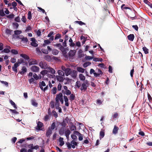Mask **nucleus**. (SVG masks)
<instances>
[{"label": "nucleus", "mask_w": 152, "mask_h": 152, "mask_svg": "<svg viewBox=\"0 0 152 152\" xmlns=\"http://www.w3.org/2000/svg\"><path fill=\"white\" fill-rule=\"evenodd\" d=\"M61 125L63 126L62 127H64L65 128L66 126V123L64 120H63V122L61 123Z\"/></svg>", "instance_id": "338daca9"}, {"label": "nucleus", "mask_w": 152, "mask_h": 152, "mask_svg": "<svg viewBox=\"0 0 152 152\" xmlns=\"http://www.w3.org/2000/svg\"><path fill=\"white\" fill-rule=\"evenodd\" d=\"M64 101L65 102V105L66 106L68 107L69 105V104L68 102V99L67 96H64Z\"/></svg>", "instance_id": "aec40b11"}, {"label": "nucleus", "mask_w": 152, "mask_h": 152, "mask_svg": "<svg viewBox=\"0 0 152 152\" xmlns=\"http://www.w3.org/2000/svg\"><path fill=\"white\" fill-rule=\"evenodd\" d=\"M90 74H93L94 76L95 73H96L95 72V70L93 69H90Z\"/></svg>", "instance_id": "bf43d9fd"}, {"label": "nucleus", "mask_w": 152, "mask_h": 152, "mask_svg": "<svg viewBox=\"0 0 152 152\" xmlns=\"http://www.w3.org/2000/svg\"><path fill=\"white\" fill-rule=\"evenodd\" d=\"M20 56L23 58H21L18 60V61L15 63L14 64V66H18L19 64H22L23 65H25L26 66L28 65V61L29 59V58L27 55L22 54L20 55Z\"/></svg>", "instance_id": "f257e3e1"}, {"label": "nucleus", "mask_w": 152, "mask_h": 152, "mask_svg": "<svg viewBox=\"0 0 152 152\" xmlns=\"http://www.w3.org/2000/svg\"><path fill=\"white\" fill-rule=\"evenodd\" d=\"M48 72H50L51 73L53 74L55 73V70L52 68L51 67H48Z\"/></svg>", "instance_id": "b1692460"}, {"label": "nucleus", "mask_w": 152, "mask_h": 152, "mask_svg": "<svg viewBox=\"0 0 152 152\" xmlns=\"http://www.w3.org/2000/svg\"><path fill=\"white\" fill-rule=\"evenodd\" d=\"M76 85L78 88H79L81 86L80 82L77 81L76 83Z\"/></svg>", "instance_id": "e2e57ef3"}, {"label": "nucleus", "mask_w": 152, "mask_h": 152, "mask_svg": "<svg viewBox=\"0 0 152 152\" xmlns=\"http://www.w3.org/2000/svg\"><path fill=\"white\" fill-rule=\"evenodd\" d=\"M77 72L74 70L72 71H71V72L70 73V75H71L73 78H75L77 76Z\"/></svg>", "instance_id": "412c9836"}, {"label": "nucleus", "mask_w": 152, "mask_h": 152, "mask_svg": "<svg viewBox=\"0 0 152 152\" xmlns=\"http://www.w3.org/2000/svg\"><path fill=\"white\" fill-rule=\"evenodd\" d=\"M41 50L42 52L44 53L47 54L48 53V51L45 49L42 48V49Z\"/></svg>", "instance_id": "8fccbe9b"}, {"label": "nucleus", "mask_w": 152, "mask_h": 152, "mask_svg": "<svg viewBox=\"0 0 152 152\" xmlns=\"http://www.w3.org/2000/svg\"><path fill=\"white\" fill-rule=\"evenodd\" d=\"M21 20L24 23H26V19L25 16H23L22 18L21 19Z\"/></svg>", "instance_id": "13d9d810"}, {"label": "nucleus", "mask_w": 152, "mask_h": 152, "mask_svg": "<svg viewBox=\"0 0 152 152\" xmlns=\"http://www.w3.org/2000/svg\"><path fill=\"white\" fill-rule=\"evenodd\" d=\"M31 27L30 26H28L27 27H26L25 30V31L27 32L28 31H31Z\"/></svg>", "instance_id": "de8ad7c7"}, {"label": "nucleus", "mask_w": 152, "mask_h": 152, "mask_svg": "<svg viewBox=\"0 0 152 152\" xmlns=\"http://www.w3.org/2000/svg\"><path fill=\"white\" fill-rule=\"evenodd\" d=\"M52 133V130L51 129L49 128H48V129L47 130L45 135L47 137H49L50 136V135Z\"/></svg>", "instance_id": "f8f14e48"}, {"label": "nucleus", "mask_w": 152, "mask_h": 152, "mask_svg": "<svg viewBox=\"0 0 152 152\" xmlns=\"http://www.w3.org/2000/svg\"><path fill=\"white\" fill-rule=\"evenodd\" d=\"M78 56L79 58H81L84 56V54H83L82 50H80L78 51Z\"/></svg>", "instance_id": "a211bd4d"}, {"label": "nucleus", "mask_w": 152, "mask_h": 152, "mask_svg": "<svg viewBox=\"0 0 152 152\" xmlns=\"http://www.w3.org/2000/svg\"><path fill=\"white\" fill-rule=\"evenodd\" d=\"M49 118H50L49 116L48 115H46L44 117V121H48V119Z\"/></svg>", "instance_id": "680f3d73"}, {"label": "nucleus", "mask_w": 152, "mask_h": 152, "mask_svg": "<svg viewBox=\"0 0 152 152\" xmlns=\"http://www.w3.org/2000/svg\"><path fill=\"white\" fill-rule=\"evenodd\" d=\"M28 144L26 142L23 144L21 146L24 147L25 148H22L20 150V152H27V149L28 147Z\"/></svg>", "instance_id": "f03ea898"}, {"label": "nucleus", "mask_w": 152, "mask_h": 152, "mask_svg": "<svg viewBox=\"0 0 152 152\" xmlns=\"http://www.w3.org/2000/svg\"><path fill=\"white\" fill-rule=\"evenodd\" d=\"M7 47H8V48H5L3 50V52L5 53H9L10 52V50L9 49H10V46H7Z\"/></svg>", "instance_id": "4c0bfd02"}, {"label": "nucleus", "mask_w": 152, "mask_h": 152, "mask_svg": "<svg viewBox=\"0 0 152 152\" xmlns=\"http://www.w3.org/2000/svg\"><path fill=\"white\" fill-rule=\"evenodd\" d=\"M125 6V4H123L121 5V9H122V10H124V9H127L131 10V9L130 7H124Z\"/></svg>", "instance_id": "a18cd8bd"}, {"label": "nucleus", "mask_w": 152, "mask_h": 152, "mask_svg": "<svg viewBox=\"0 0 152 152\" xmlns=\"http://www.w3.org/2000/svg\"><path fill=\"white\" fill-rule=\"evenodd\" d=\"M119 130V128L116 126L115 125L114 126V128L113 130V133L114 134H116L118 132V131Z\"/></svg>", "instance_id": "ddd939ff"}, {"label": "nucleus", "mask_w": 152, "mask_h": 152, "mask_svg": "<svg viewBox=\"0 0 152 152\" xmlns=\"http://www.w3.org/2000/svg\"><path fill=\"white\" fill-rule=\"evenodd\" d=\"M54 46H56L57 47H58L59 49H60V50H61L62 49H63V48H64L63 47V46L60 43L56 44Z\"/></svg>", "instance_id": "7c9ffc66"}, {"label": "nucleus", "mask_w": 152, "mask_h": 152, "mask_svg": "<svg viewBox=\"0 0 152 152\" xmlns=\"http://www.w3.org/2000/svg\"><path fill=\"white\" fill-rule=\"evenodd\" d=\"M56 126V123L55 122H53L51 125V127H49V128L53 130L54 129Z\"/></svg>", "instance_id": "f704fd0d"}, {"label": "nucleus", "mask_w": 152, "mask_h": 152, "mask_svg": "<svg viewBox=\"0 0 152 152\" xmlns=\"http://www.w3.org/2000/svg\"><path fill=\"white\" fill-rule=\"evenodd\" d=\"M20 18L19 16H18L15 19V20L18 22H19L20 21Z\"/></svg>", "instance_id": "0e129e2a"}, {"label": "nucleus", "mask_w": 152, "mask_h": 152, "mask_svg": "<svg viewBox=\"0 0 152 152\" xmlns=\"http://www.w3.org/2000/svg\"><path fill=\"white\" fill-rule=\"evenodd\" d=\"M31 41H32L31 42V45L34 47H37L38 46V44L36 42V40L34 37L31 38Z\"/></svg>", "instance_id": "20e7f679"}, {"label": "nucleus", "mask_w": 152, "mask_h": 152, "mask_svg": "<svg viewBox=\"0 0 152 152\" xmlns=\"http://www.w3.org/2000/svg\"><path fill=\"white\" fill-rule=\"evenodd\" d=\"M61 35L59 34H56V36L55 37V40H56L57 39H59L61 38Z\"/></svg>", "instance_id": "864d4df0"}, {"label": "nucleus", "mask_w": 152, "mask_h": 152, "mask_svg": "<svg viewBox=\"0 0 152 152\" xmlns=\"http://www.w3.org/2000/svg\"><path fill=\"white\" fill-rule=\"evenodd\" d=\"M75 95L73 94H71L69 96V99L71 101L74 100L75 99Z\"/></svg>", "instance_id": "2f4dec72"}, {"label": "nucleus", "mask_w": 152, "mask_h": 152, "mask_svg": "<svg viewBox=\"0 0 152 152\" xmlns=\"http://www.w3.org/2000/svg\"><path fill=\"white\" fill-rule=\"evenodd\" d=\"M76 51L75 50H70L69 53V58H72L75 55Z\"/></svg>", "instance_id": "0eeeda50"}, {"label": "nucleus", "mask_w": 152, "mask_h": 152, "mask_svg": "<svg viewBox=\"0 0 152 152\" xmlns=\"http://www.w3.org/2000/svg\"><path fill=\"white\" fill-rule=\"evenodd\" d=\"M61 51H62L63 56L66 58H67L68 57V56L67 54V52L66 51V50L64 48H63Z\"/></svg>", "instance_id": "4be33fe9"}, {"label": "nucleus", "mask_w": 152, "mask_h": 152, "mask_svg": "<svg viewBox=\"0 0 152 152\" xmlns=\"http://www.w3.org/2000/svg\"><path fill=\"white\" fill-rule=\"evenodd\" d=\"M99 138L100 139L103 138L104 136V132L103 131H101L100 132Z\"/></svg>", "instance_id": "c85d7f7f"}, {"label": "nucleus", "mask_w": 152, "mask_h": 152, "mask_svg": "<svg viewBox=\"0 0 152 152\" xmlns=\"http://www.w3.org/2000/svg\"><path fill=\"white\" fill-rule=\"evenodd\" d=\"M39 66H47L46 63L44 61H41L39 64Z\"/></svg>", "instance_id": "bb28decb"}, {"label": "nucleus", "mask_w": 152, "mask_h": 152, "mask_svg": "<svg viewBox=\"0 0 152 152\" xmlns=\"http://www.w3.org/2000/svg\"><path fill=\"white\" fill-rule=\"evenodd\" d=\"M76 23L80 25H85L86 24L81 21H76Z\"/></svg>", "instance_id": "5fc2aeb1"}, {"label": "nucleus", "mask_w": 152, "mask_h": 152, "mask_svg": "<svg viewBox=\"0 0 152 152\" xmlns=\"http://www.w3.org/2000/svg\"><path fill=\"white\" fill-rule=\"evenodd\" d=\"M77 70L79 72L83 73L85 69L81 67H77Z\"/></svg>", "instance_id": "ea45409f"}, {"label": "nucleus", "mask_w": 152, "mask_h": 152, "mask_svg": "<svg viewBox=\"0 0 152 152\" xmlns=\"http://www.w3.org/2000/svg\"><path fill=\"white\" fill-rule=\"evenodd\" d=\"M79 77L80 79L83 81H84L85 79V77L84 75L82 74H80L79 75Z\"/></svg>", "instance_id": "473e14b6"}, {"label": "nucleus", "mask_w": 152, "mask_h": 152, "mask_svg": "<svg viewBox=\"0 0 152 152\" xmlns=\"http://www.w3.org/2000/svg\"><path fill=\"white\" fill-rule=\"evenodd\" d=\"M39 86L40 88L42 90L43 89V86H46V84L44 81H42L41 82H40Z\"/></svg>", "instance_id": "f3484780"}, {"label": "nucleus", "mask_w": 152, "mask_h": 152, "mask_svg": "<svg viewBox=\"0 0 152 152\" xmlns=\"http://www.w3.org/2000/svg\"><path fill=\"white\" fill-rule=\"evenodd\" d=\"M31 104L35 107L38 106V104L36 100L34 99H33L31 100Z\"/></svg>", "instance_id": "9b49d317"}, {"label": "nucleus", "mask_w": 152, "mask_h": 152, "mask_svg": "<svg viewBox=\"0 0 152 152\" xmlns=\"http://www.w3.org/2000/svg\"><path fill=\"white\" fill-rule=\"evenodd\" d=\"M11 52L13 54H18V51L15 49H12L11 51Z\"/></svg>", "instance_id": "3c124183"}, {"label": "nucleus", "mask_w": 152, "mask_h": 152, "mask_svg": "<svg viewBox=\"0 0 152 152\" xmlns=\"http://www.w3.org/2000/svg\"><path fill=\"white\" fill-rule=\"evenodd\" d=\"M70 129L72 131L76 130V127L75 125L72 124L70 127Z\"/></svg>", "instance_id": "a19ab883"}, {"label": "nucleus", "mask_w": 152, "mask_h": 152, "mask_svg": "<svg viewBox=\"0 0 152 152\" xmlns=\"http://www.w3.org/2000/svg\"><path fill=\"white\" fill-rule=\"evenodd\" d=\"M134 37V35L133 34H130L127 36L128 39L131 41H133Z\"/></svg>", "instance_id": "dca6fc26"}, {"label": "nucleus", "mask_w": 152, "mask_h": 152, "mask_svg": "<svg viewBox=\"0 0 152 152\" xmlns=\"http://www.w3.org/2000/svg\"><path fill=\"white\" fill-rule=\"evenodd\" d=\"M39 76H40V77L39 78V77L36 74V73H34L33 75V77H34V79L36 80H37L39 79H41V75H39Z\"/></svg>", "instance_id": "cd10ccee"}, {"label": "nucleus", "mask_w": 152, "mask_h": 152, "mask_svg": "<svg viewBox=\"0 0 152 152\" xmlns=\"http://www.w3.org/2000/svg\"><path fill=\"white\" fill-rule=\"evenodd\" d=\"M87 89V87L86 85L84 83H82L80 88V90L81 91L84 90L85 91Z\"/></svg>", "instance_id": "6ab92c4d"}, {"label": "nucleus", "mask_w": 152, "mask_h": 152, "mask_svg": "<svg viewBox=\"0 0 152 152\" xmlns=\"http://www.w3.org/2000/svg\"><path fill=\"white\" fill-rule=\"evenodd\" d=\"M5 14L3 10H0V15L1 16H4Z\"/></svg>", "instance_id": "4d7b16f0"}, {"label": "nucleus", "mask_w": 152, "mask_h": 152, "mask_svg": "<svg viewBox=\"0 0 152 152\" xmlns=\"http://www.w3.org/2000/svg\"><path fill=\"white\" fill-rule=\"evenodd\" d=\"M57 92V88L56 87H55L51 89V92L53 94H56Z\"/></svg>", "instance_id": "58836bf2"}, {"label": "nucleus", "mask_w": 152, "mask_h": 152, "mask_svg": "<svg viewBox=\"0 0 152 152\" xmlns=\"http://www.w3.org/2000/svg\"><path fill=\"white\" fill-rule=\"evenodd\" d=\"M31 69L33 72H37L39 71V67H31Z\"/></svg>", "instance_id": "5701e85b"}, {"label": "nucleus", "mask_w": 152, "mask_h": 152, "mask_svg": "<svg viewBox=\"0 0 152 152\" xmlns=\"http://www.w3.org/2000/svg\"><path fill=\"white\" fill-rule=\"evenodd\" d=\"M27 71V69L26 67H22L21 70H20L19 72L20 74L23 75Z\"/></svg>", "instance_id": "4468645a"}, {"label": "nucleus", "mask_w": 152, "mask_h": 152, "mask_svg": "<svg viewBox=\"0 0 152 152\" xmlns=\"http://www.w3.org/2000/svg\"><path fill=\"white\" fill-rule=\"evenodd\" d=\"M48 70L45 69L40 72V74H42L43 76L46 74H48Z\"/></svg>", "instance_id": "c756f323"}, {"label": "nucleus", "mask_w": 152, "mask_h": 152, "mask_svg": "<svg viewBox=\"0 0 152 152\" xmlns=\"http://www.w3.org/2000/svg\"><path fill=\"white\" fill-rule=\"evenodd\" d=\"M28 62L29 66L37 64V60L33 59H29Z\"/></svg>", "instance_id": "423d86ee"}, {"label": "nucleus", "mask_w": 152, "mask_h": 152, "mask_svg": "<svg viewBox=\"0 0 152 152\" xmlns=\"http://www.w3.org/2000/svg\"><path fill=\"white\" fill-rule=\"evenodd\" d=\"M65 128L62 127L59 131V133L60 135H62L64 134L65 132Z\"/></svg>", "instance_id": "2eb2a0df"}, {"label": "nucleus", "mask_w": 152, "mask_h": 152, "mask_svg": "<svg viewBox=\"0 0 152 152\" xmlns=\"http://www.w3.org/2000/svg\"><path fill=\"white\" fill-rule=\"evenodd\" d=\"M13 27L16 28H17L18 27V24L16 23H13Z\"/></svg>", "instance_id": "052dcab7"}, {"label": "nucleus", "mask_w": 152, "mask_h": 152, "mask_svg": "<svg viewBox=\"0 0 152 152\" xmlns=\"http://www.w3.org/2000/svg\"><path fill=\"white\" fill-rule=\"evenodd\" d=\"M12 30H11L10 29H9L8 28H7L5 30V32L6 34H8L11 35V34L12 32Z\"/></svg>", "instance_id": "c03bdc74"}, {"label": "nucleus", "mask_w": 152, "mask_h": 152, "mask_svg": "<svg viewBox=\"0 0 152 152\" xmlns=\"http://www.w3.org/2000/svg\"><path fill=\"white\" fill-rule=\"evenodd\" d=\"M58 51L56 49H53L52 51V53L54 55H57L58 53Z\"/></svg>", "instance_id": "c9c22d12"}, {"label": "nucleus", "mask_w": 152, "mask_h": 152, "mask_svg": "<svg viewBox=\"0 0 152 152\" xmlns=\"http://www.w3.org/2000/svg\"><path fill=\"white\" fill-rule=\"evenodd\" d=\"M10 102L11 104L12 105L14 108L17 109V107L16 106L14 102L12 100H10Z\"/></svg>", "instance_id": "79ce46f5"}, {"label": "nucleus", "mask_w": 152, "mask_h": 152, "mask_svg": "<svg viewBox=\"0 0 152 152\" xmlns=\"http://www.w3.org/2000/svg\"><path fill=\"white\" fill-rule=\"evenodd\" d=\"M62 69L64 70L66 75L68 76L69 75H70L71 72V70L69 68H65V67H61Z\"/></svg>", "instance_id": "7ed1b4c3"}, {"label": "nucleus", "mask_w": 152, "mask_h": 152, "mask_svg": "<svg viewBox=\"0 0 152 152\" xmlns=\"http://www.w3.org/2000/svg\"><path fill=\"white\" fill-rule=\"evenodd\" d=\"M63 94L61 93H60L59 94L56 95V102H59V100L63 98Z\"/></svg>", "instance_id": "1a4fd4ad"}, {"label": "nucleus", "mask_w": 152, "mask_h": 152, "mask_svg": "<svg viewBox=\"0 0 152 152\" xmlns=\"http://www.w3.org/2000/svg\"><path fill=\"white\" fill-rule=\"evenodd\" d=\"M142 49L145 54H147L148 53V49L145 47H143L142 48Z\"/></svg>", "instance_id": "37998d69"}, {"label": "nucleus", "mask_w": 152, "mask_h": 152, "mask_svg": "<svg viewBox=\"0 0 152 152\" xmlns=\"http://www.w3.org/2000/svg\"><path fill=\"white\" fill-rule=\"evenodd\" d=\"M65 135L66 136L67 138H68L69 137V135L70 134V131L69 129H67L65 132Z\"/></svg>", "instance_id": "a878e982"}, {"label": "nucleus", "mask_w": 152, "mask_h": 152, "mask_svg": "<svg viewBox=\"0 0 152 152\" xmlns=\"http://www.w3.org/2000/svg\"><path fill=\"white\" fill-rule=\"evenodd\" d=\"M74 134L77 135H79L78 139L80 141H81L83 139V135L81 134L80 132L77 131H75L74 132Z\"/></svg>", "instance_id": "9d476101"}, {"label": "nucleus", "mask_w": 152, "mask_h": 152, "mask_svg": "<svg viewBox=\"0 0 152 152\" xmlns=\"http://www.w3.org/2000/svg\"><path fill=\"white\" fill-rule=\"evenodd\" d=\"M91 64V62H88L86 63H85L83 65V66H89Z\"/></svg>", "instance_id": "774afa93"}, {"label": "nucleus", "mask_w": 152, "mask_h": 152, "mask_svg": "<svg viewBox=\"0 0 152 152\" xmlns=\"http://www.w3.org/2000/svg\"><path fill=\"white\" fill-rule=\"evenodd\" d=\"M93 57L90 56H85V59L86 60H89L93 59Z\"/></svg>", "instance_id": "49530a36"}, {"label": "nucleus", "mask_w": 152, "mask_h": 152, "mask_svg": "<svg viewBox=\"0 0 152 152\" xmlns=\"http://www.w3.org/2000/svg\"><path fill=\"white\" fill-rule=\"evenodd\" d=\"M28 19L29 20H30L31 19V11H28Z\"/></svg>", "instance_id": "09e8293b"}, {"label": "nucleus", "mask_w": 152, "mask_h": 152, "mask_svg": "<svg viewBox=\"0 0 152 152\" xmlns=\"http://www.w3.org/2000/svg\"><path fill=\"white\" fill-rule=\"evenodd\" d=\"M63 140L64 138L61 137H60L59 138L60 145L61 146H63L64 144V142L63 141Z\"/></svg>", "instance_id": "393cba45"}, {"label": "nucleus", "mask_w": 152, "mask_h": 152, "mask_svg": "<svg viewBox=\"0 0 152 152\" xmlns=\"http://www.w3.org/2000/svg\"><path fill=\"white\" fill-rule=\"evenodd\" d=\"M34 81V79L33 77H31L28 80L29 83L30 84H31L32 82H33Z\"/></svg>", "instance_id": "69168bd1"}, {"label": "nucleus", "mask_w": 152, "mask_h": 152, "mask_svg": "<svg viewBox=\"0 0 152 152\" xmlns=\"http://www.w3.org/2000/svg\"><path fill=\"white\" fill-rule=\"evenodd\" d=\"M22 41H23L25 43H27L28 41V39L27 37H23L21 38Z\"/></svg>", "instance_id": "6e6d98bb"}, {"label": "nucleus", "mask_w": 152, "mask_h": 152, "mask_svg": "<svg viewBox=\"0 0 152 152\" xmlns=\"http://www.w3.org/2000/svg\"><path fill=\"white\" fill-rule=\"evenodd\" d=\"M43 126V123L39 121L37 123V126L35 127V129L38 130H41V128Z\"/></svg>", "instance_id": "6e6552de"}, {"label": "nucleus", "mask_w": 152, "mask_h": 152, "mask_svg": "<svg viewBox=\"0 0 152 152\" xmlns=\"http://www.w3.org/2000/svg\"><path fill=\"white\" fill-rule=\"evenodd\" d=\"M56 78L57 80L60 82H62L63 81V77L60 76H57Z\"/></svg>", "instance_id": "72a5a7b5"}, {"label": "nucleus", "mask_w": 152, "mask_h": 152, "mask_svg": "<svg viewBox=\"0 0 152 152\" xmlns=\"http://www.w3.org/2000/svg\"><path fill=\"white\" fill-rule=\"evenodd\" d=\"M80 39L82 40V42L83 44H85L86 41V39L85 37L83 35H81L80 37Z\"/></svg>", "instance_id": "e433bc0d"}, {"label": "nucleus", "mask_w": 152, "mask_h": 152, "mask_svg": "<svg viewBox=\"0 0 152 152\" xmlns=\"http://www.w3.org/2000/svg\"><path fill=\"white\" fill-rule=\"evenodd\" d=\"M22 33L21 31L16 30L14 31V34L15 35H18Z\"/></svg>", "instance_id": "603ef678"}, {"label": "nucleus", "mask_w": 152, "mask_h": 152, "mask_svg": "<svg viewBox=\"0 0 152 152\" xmlns=\"http://www.w3.org/2000/svg\"><path fill=\"white\" fill-rule=\"evenodd\" d=\"M103 72L100 69H98L96 73H95L94 77H101L103 75Z\"/></svg>", "instance_id": "39448f33"}]
</instances>
